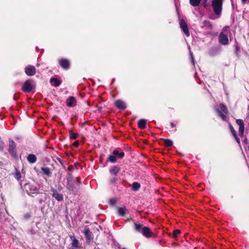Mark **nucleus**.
I'll list each match as a JSON object with an SVG mask.
<instances>
[{
	"mask_svg": "<svg viewBox=\"0 0 249 249\" xmlns=\"http://www.w3.org/2000/svg\"><path fill=\"white\" fill-rule=\"evenodd\" d=\"M170 124L172 127H174L175 126V124L173 122H171Z\"/></svg>",
	"mask_w": 249,
	"mask_h": 249,
	"instance_id": "nucleus-46",
	"label": "nucleus"
},
{
	"mask_svg": "<svg viewBox=\"0 0 249 249\" xmlns=\"http://www.w3.org/2000/svg\"><path fill=\"white\" fill-rule=\"evenodd\" d=\"M61 176H60L59 177V179H61Z\"/></svg>",
	"mask_w": 249,
	"mask_h": 249,
	"instance_id": "nucleus-51",
	"label": "nucleus"
},
{
	"mask_svg": "<svg viewBox=\"0 0 249 249\" xmlns=\"http://www.w3.org/2000/svg\"><path fill=\"white\" fill-rule=\"evenodd\" d=\"M4 142L2 141L1 138L0 137V149H2L4 147Z\"/></svg>",
	"mask_w": 249,
	"mask_h": 249,
	"instance_id": "nucleus-41",
	"label": "nucleus"
},
{
	"mask_svg": "<svg viewBox=\"0 0 249 249\" xmlns=\"http://www.w3.org/2000/svg\"><path fill=\"white\" fill-rule=\"evenodd\" d=\"M26 218H28L30 217V215L29 214H27L25 215Z\"/></svg>",
	"mask_w": 249,
	"mask_h": 249,
	"instance_id": "nucleus-49",
	"label": "nucleus"
},
{
	"mask_svg": "<svg viewBox=\"0 0 249 249\" xmlns=\"http://www.w3.org/2000/svg\"><path fill=\"white\" fill-rule=\"evenodd\" d=\"M78 136V134L75 133H73L72 131H70V138L71 139H75Z\"/></svg>",
	"mask_w": 249,
	"mask_h": 249,
	"instance_id": "nucleus-34",
	"label": "nucleus"
},
{
	"mask_svg": "<svg viewBox=\"0 0 249 249\" xmlns=\"http://www.w3.org/2000/svg\"><path fill=\"white\" fill-rule=\"evenodd\" d=\"M113 154L115 156H117L120 159L123 158L124 156V152H119L117 150H114L113 151Z\"/></svg>",
	"mask_w": 249,
	"mask_h": 249,
	"instance_id": "nucleus-24",
	"label": "nucleus"
},
{
	"mask_svg": "<svg viewBox=\"0 0 249 249\" xmlns=\"http://www.w3.org/2000/svg\"><path fill=\"white\" fill-rule=\"evenodd\" d=\"M35 88V84L34 81L27 80L24 82L22 89L24 92L29 93Z\"/></svg>",
	"mask_w": 249,
	"mask_h": 249,
	"instance_id": "nucleus-4",
	"label": "nucleus"
},
{
	"mask_svg": "<svg viewBox=\"0 0 249 249\" xmlns=\"http://www.w3.org/2000/svg\"><path fill=\"white\" fill-rule=\"evenodd\" d=\"M201 1V0H190V3L193 6L196 7L200 4Z\"/></svg>",
	"mask_w": 249,
	"mask_h": 249,
	"instance_id": "nucleus-26",
	"label": "nucleus"
},
{
	"mask_svg": "<svg viewBox=\"0 0 249 249\" xmlns=\"http://www.w3.org/2000/svg\"><path fill=\"white\" fill-rule=\"evenodd\" d=\"M179 25L181 30L184 32L185 35L187 36H190V32L189 31L187 24L185 21V20L183 19L181 20L179 23Z\"/></svg>",
	"mask_w": 249,
	"mask_h": 249,
	"instance_id": "nucleus-6",
	"label": "nucleus"
},
{
	"mask_svg": "<svg viewBox=\"0 0 249 249\" xmlns=\"http://www.w3.org/2000/svg\"><path fill=\"white\" fill-rule=\"evenodd\" d=\"M242 0V2L243 3H245L247 0Z\"/></svg>",
	"mask_w": 249,
	"mask_h": 249,
	"instance_id": "nucleus-48",
	"label": "nucleus"
},
{
	"mask_svg": "<svg viewBox=\"0 0 249 249\" xmlns=\"http://www.w3.org/2000/svg\"><path fill=\"white\" fill-rule=\"evenodd\" d=\"M219 41L224 45H228L229 44V39L227 36L221 32L219 36Z\"/></svg>",
	"mask_w": 249,
	"mask_h": 249,
	"instance_id": "nucleus-9",
	"label": "nucleus"
},
{
	"mask_svg": "<svg viewBox=\"0 0 249 249\" xmlns=\"http://www.w3.org/2000/svg\"><path fill=\"white\" fill-rule=\"evenodd\" d=\"M59 64L64 69L67 70L70 68V62L66 59H60Z\"/></svg>",
	"mask_w": 249,
	"mask_h": 249,
	"instance_id": "nucleus-12",
	"label": "nucleus"
},
{
	"mask_svg": "<svg viewBox=\"0 0 249 249\" xmlns=\"http://www.w3.org/2000/svg\"><path fill=\"white\" fill-rule=\"evenodd\" d=\"M236 140V141L237 142V143L238 144H240V139H239V138L237 137V135L236 136H233Z\"/></svg>",
	"mask_w": 249,
	"mask_h": 249,
	"instance_id": "nucleus-42",
	"label": "nucleus"
},
{
	"mask_svg": "<svg viewBox=\"0 0 249 249\" xmlns=\"http://www.w3.org/2000/svg\"><path fill=\"white\" fill-rule=\"evenodd\" d=\"M66 188L69 191H71L72 194L75 195L77 194L79 191V188L73 185V182L67 183Z\"/></svg>",
	"mask_w": 249,
	"mask_h": 249,
	"instance_id": "nucleus-11",
	"label": "nucleus"
},
{
	"mask_svg": "<svg viewBox=\"0 0 249 249\" xmlns=\"http://www.w3.org/2000/svg\"><path fill=\"white\" fill-rule=\"evenodd\" d=\"M118 213L119 215L124 216L126 213V208L124 207L118 208Z\"/></svg>",
	"mask_w": 249,
	"mask_h": 249,
	"instance_id": "nucleus-22",
	"label": "nucleus"
},
{
	"mask_svg": "<svg viewBox=\"0 0 249 249\" xmlns=\"http://www.w3.org/2000/svg\"><path fill=\"white\" fill-rule=\"evenodd\" d=\"M120 168L119 166H114L109 170L110 174L113 176H116L118 173L120 171Z\"/></svg>",
	"mask_w": 249,
	"mask_h": 249,
	"instance_id": "nucleus-15",
	"label": "nucleus"
},
{
	"mask_svg": "<svg viewBox=\"0 0 249 249\" xmlns=\"http://www.w3.org/2000/svg\"><path fill=\"white\" fill-rule=\"evenodd\" d=\"M236 122L239 126L244 124V122L242 119H237Z\"/></svg>",
	"mask_w": 249,
	"mask_h": 249,
	"instance_id": "nucleus-37",
	"label": "nucleus"
},
{
	"mask_svg": "<svg viewBox=\"0 0 249 249\" xmlns=\"http://www.w3.org/2000/svg\"><path fill=\"white\" fill-rule=\"evenodd\" d=\"M25 72L28 76H33L36 73V68L32 65H28L25 68Z\"/></svg>",
	"mask_w": 249,
	"mask_h": 249,
	"instance_id": "nucleus-7",
	"label": "nucleus"
},
{
	"mask_svg": "<svg viewBox=\"0 0 249 249\" xmlns=\"http://www.w3.org/2000/svg\"><path fill=\"white\" fill-rule=\"evenodd\" d=\"M203 26L204 27H207L209 29H211L212 28V25L211 23L208 20H204L203 22Z\"/></svg>",
	"mask_w": 249,
	"mask_h": 249,
	"instance_id": "nucleus-28",
	"label": "nucleus"
},
{
	"mask_svg": "<svg viewBox=\"0 0 249 249\" xmlns=\"http://www.w3.org/2000/svg\"><path fill=\"white\" fill-rule=\"evenodd\" d=\"M27 194L32 197H34V195L40 194V188L33 184H26L25 185Z\"/></svg>",
	"mask_w": 249,
	"mask_h": 249,
	"instance_id": "nucleus-3",
	"label": "nucleus"
},
{
	"mask_svg": "<svg viewBox=\"0 0 249 249\" xmlns=\"http://www.w3.org/2000/svg\"><path fill=\"white\" fill-rule=\"evenodd\" d=\"M66 104L68 107H73L75 106L76 101L73 96H70L67 99Z\"/></svg>",
	"mask_w": 249,
	"mask_h": 249,
	"instance_id": "nucleus-13",
	"label": "nucleus"
},
{
	"mask_svg": "<svg viewBox=\"0 0 249 249\" xmlns=\"http://www.w3.org/2000/svg\"><path fill=\"white\" fill-rule=\"evenodd\" d=\"M190 54L191 55V58H192V63L193 64H194V62H195V59H194V58L193 57V53L192 52H190Z\"/></svg>",
	"mask_w": 249,
	"mask_h": 249,
	"instance_id": "nucleus-45",
	"label": "nucleus"
},
{
	"mask_svg": "<svg viewBox=\"0 0 249 249\" xmlns=\"http://www.w3.org/2000/svg\"><path fill=\"white\" fill-rule=\"evenodd\" d=\"M108 161H109L111 163H114L116 161V159L115 158V156L113 155H109L108 157Z\"/></svg>",
	"mask_w": 249,
	"mask_h": 249,
	"instance_id": "nucleus-29",
	"label": "nucleus"
},
{
	"mask_svg": "<svg viewBox=\"0 0 249 249\" xmlns=\"http://www.w3.org/2000/svg\"><path fill=\"white\" fill-rule=\"evenodd\" d=\"M70 238L72 240V243H71L72 247L78 248V244H79L78 240L77 239H76L74 236H71Z\"/></svg>",
	"mask_w": 249,
	"mask_h": 249,
	"instance_id": "nucleus-19",
	"label": "nucleus"
},
{
	"mask_svg": "<svg viewBox=\"0 0 249 249\" xmlns=\"http://www.w3.org/2000/svg\"><path fill=\"white\" fill-rule=\"evenodd\" d=\"M218 52V49L216 48H212L209 51V54L211 56H213Z\"/></svg>",
	"mask_w": 249,
	"mask_h": 249,
	"instance_id": "nucleus-27",
	"label": "nucleus"
},
{
	"mask_svg": "<svg viewBox=\"0 0 249 249\" xmlns=\"http://www.w3.org/2000/svg\"><path fill=\"white\" fill-rule=\"evenodd\" d=\"M146 120L141 119L138 123V125L139 128H144L146 127Z\"/></svg>",
	"mask_w": 249,
	"mask_h": 249,
	"instance_id": "nucleus-23",
	"label": "nucleus"
},
{
	"mask_svg": "<svg viewBox=\"0 0 249 249\" xmlns=\"http://www.w3.org/2000/svg\"><path fill=\"white\" fill-rule=\"evenodd\" d=\"M133 227L135 232L141 233L146 238H150L153 235L150 229L148 227L144 226L142 224L134 222Z\"/></svg>",
	"mask_w": 249,
	"mask_h": 249,
	"instance_id": "nucleus-1",
	"label": "nucleus"
},
{
	"mask_svg": "<svg viewBox=\"0 0 249 249\" xmlns=\"http://www.w3.org/2000/svg\"><path fill=\"white\" fill-rule=\"evenodd\" d=\"M247 117L249 119V109L248 110Z\"/></svg>",
	"mask_w": 249,
	"mask_h": 249,
	"instance_id": "nucleus-47",
	"label": "nucleus"
},
{
	"mask_svg": "<svg viewBox=\"0 0 249 249\" xmlns=\"http://www.w3.org/2000/svg\"><path fill=\"white\" fill-rule=\"evenodd\" d=\"M41 173L48 177L51 176L52 173L50 168L48 167H42L41 168Z\"/></svg>",
	"mask_w": 249,
	"mask_h": 249,
	"instance_id": "nucleus-16",
	"label": "nucleus"
},
{
	"mask_svg": "<svg viewBox=\"0 0 249 249\" xmlns=\"http://www.w3.org/2000/svg\"><path fill=\"white\" fill-rule=\"evenodd\" d=\"M9 152L13 157L16 156V144L15 142L11 140L9 141Z\"/></svg>",
	"mask_w": 249,
	"mask_h": 249,
	"instance_id": "nucleus-10",
	"label": "nucleus"
},
{
	"mask_svg": "<svg viewBox=\"0 0 249 249\" xmlns=\"http://www.w3.org/2000/svg\"><path fill=\"white\" fill-rule=\"evenodd\" d=\"M181 231L179 230H176L173 231V235L175 237H177L180 233Z\"/></svg>",
	"mask_w": 249,
	"mask_h": 249,
	"instance_id": "nucleus-36",
	"label": "nucleus"
},
{
	"mask_svg": "<svg viewBox=\"0 0 249 249\" xmlns=\"http://www.w3.org/2000/svg\"><path fill=\"white\" fill-rule=\"evenodd\" d=\"M74 248H73V247H72V248H71L70 249H75Z\"/></svg>",
	"mask_w": 249,
	"mask_h": 249,
	"instance_id": "nucleus-50",
	"label": "nucleus"
},
{
	"mask_svg": "<svg viewBox=\"0 0 249 249\" xmlns=\"http://www.w3.org/2000/svg\"><path fill=\"white\" fill-rule=\"evenodd\" d=\"M219 108L216 109L219 116L224 121L227 119L226 115L228 114V110L226 107L223 104L219 105Z\"/></svg>",
	"mask_w": 249,
	"mask_h": 249,
	"instance_id": "nucleus-5",
	"label": "nucleus"
},
{
	"mask_svg": "<svg viewBox=\"0 0 249 249\" xmlns=\"http://www.w3.org/2000/svg\"><path fill=\"white\" fill-rule=\"evenodd\" d=\"M50 83H52L54 86L58 87L61 84V81L56 78H52L50 79Z\"/></svg>",
	"mask_w": 249,
	"mask_h": 249,
	"instance_id": "nucleus-18",
	"label": "nucleus"
},
{
	"mask_svg": "<svg viewBox=\"0 0 249 249\" xmlns=\"http://www.w3.org/2000/svg\"><path fill=\"white\" fill-rule=\"evenodd\" d=\"M84 233L88 240H90L92 239L91 234L89 228L85 229Z\"/></svg>",
	"mask_w": 249,
	"mask_h": 249,
	"instance_id": "nucleus-20",
	"label": "nucleus"
},
{
	"mask_svg": "<svg viewBox=\"0 0 249 249\" xmlns=\"http://www.w3.org/2000/svg\"><path fill=\"white\" fill-rule=\"evenodd\" d=\"M51 191L53 192V197H54L57 201H61L63 200V195L61 193H59L56 189L52 188Z\"/></svg>",
	"mask_w": 249,
	"mask_h": 249,
	"instance_id": "nucleus-8",
	"label": "nucleus"
},
{
	"mask_svg": "<svg viewBox=\"0 0 249 249\" xmlns=\"http://www.w3.org/2000/svg\"><path fill=\"white\" fill-rule=\"evenodd\" d=\"M230 128L231 133L232 134L233 136H236L237 135L236 132L234 130L233 127L231 124L230 125Z\"/></svg>",
	"mask_w": 249,
	"mask_h": 249,
	"instance_id": "nucleus-35",
	"label": "nucleus"
},
{
	"mask_svg": "<svg viewBox=\"0 0 249 249\" xmlns=\"http://www.w3.org/2000/svg\"><path fill=\"white\" fill-rule=\"evenodd\" d=\"M141 187V185L137 182H134L132 185V190L133 191H138Z\"/></svg>",
	"mask_w": 249,
	"mask_h": 249,
	"instance_id": "nucleus-21",
	"label": "nucleus"
},
{
	"mask_svg": "<svg viewBox=\"0 0 249 249\" xmlns=\"http://www.w3.org/2000/svg\"><path fill=\"white\" fill-rule=\"evenodd\" d=\"M117 180V178H115V177H113L111 178H110L109 182L111 184H114L116 182V181Z\"/></svg>",
	"mask_w": 249,
	"mask_h": 249,
	"instance_id": "nucleus-38",
	"label": "nucleus"
},
{
	"mask_svg": "<svg viewBox=\"0 0 249 249\" xmlns=\"http://www.w3.org/2000/svg\"><path fill=\"white\" fill-rule=\"evenodd\" d=\"M207 2H208V0H206V1H205V0H203V5L204 7H206L207 6V5H208Z\"/></svg>",
	"mask_w": 249,
	"mask_h": 249,
	"instance_id": "nucleus-43",
	"label": "nucleus"
},
{
	"mask_svg": "<svg viewBox=\"0 0 249 249\" xmlns=\"http://www.w3.org/2000/svg\"><path fill=\"white\" fill-rule=\"evenodd\" d=\"M115 106L119 109H125L126 107L124 102L121 100H118L115 102Z\"/></svg>",
	"mask_w": 249,
	"mask_h": 249,
	"instance_id": "nucleus-14",
	"label": "nucleus"
},
{
	"mask_svg": "<svg viewBox=\"0 0 249 249\" xmlns=\"http://www.w3.org/2000/svg\"><path fill=\"white\" fill-rule=\"evenodd\" d=\"M164 144L166 146H171L173 145V142L170 140L166 139L164 140Z\"/></svg>",
	"mask_w": 249,
	"mask_h": 249,
	"instance_id": "nucleus-30",
	"label": "nucleus"
},
{
	"mask_svg": "<svg viewBox=\"0 0 249 249\" xmlns=\"http://www.w3.org/2000/svg\"><path fill=\"white\" fill-rule=\"evenodd\" d=\"M223 1L224 0H211V6L215 15L220 16L222 10Z\"/></svg>",
	"mask_w": 249,
	"mask_h": 249,
	"instance_id": "nucleus-2",
	"label": "nucleus"
},
{
	"mask_svg": "<svg viewBox=\"0 0 249 249\" xmlns=\"http://www.w3.org/2000/svg\"><path fill=\"white\" fill-rule=\"evenodd\" d=\"M27 160L30 163H34L36 161V157L34 154H29L27 157Z\"/></svg>",
	"mask_w": 249,
	"mask_h": 249,
	"instance_id": "nucleus-17",
	"label": "nucleus"
},
{
	"mask_svg": "<svg viewBox=\"0 0 249 249\" xmlns=\"http://www.w3.org/2000/svg\"><path fill=\"white\" fill-rule=\"evenodd\" d=\"M116 202V200L114 198L110 199L109 203L111 205H114Z\"/></svg>",
	"mask_w": 249,
	"mask_h": 249,
	"instance_id": "nucleus-40",
	"label": "nucleus"
},
{
	"mask_svg": "<svg viewBox=\"0 0 249 249\" xmlns=\"http://www.w3.org/2000/svg\"><path fill=\"white\" fill-rule=\"evenodd\" d=\"M74 182L77 184V186H79L81 183L80 179L78 178H75V179L74 181Z\"/></svg>",
	"mask_w": 249,
	"mask_h": 249,
	"instance_id": "nucleus-39",
	"label": "nucleus"
},
{
	"mask_svg": "<svg viewBox=\"0 0 249 249\" xmlns=\"http://www.w3.org/2000/svg\"><path fill=\"white\" fill-rule=\"evenodd\" d=\"M244 132V124L239 126V134L240 136H243Z\"/></svg>",
	"mask_w": 249,
	"mask_h": 249,
	"instance_id": "nucleus-31",
	"label": "nucleus"
},
{
	"mask_svg": "<svg viewBox=\"0 0 249 249\" xmlns=\"http://www.w3.org/2000/svg\"><path fill=\"white\" fill-rule=\"evenodd\" d=\"M39 194L41 195V197L40 198H38L37 200L39 204H41L46 200V194L43 193H40Z\"/></svg>",
	"mask_w": 249,
	"mask_h": 249,
	"instance_id": "nucleus-25",
	"label": "nucleus"
},
{
	"mask_svg": "<svg viewBox=\"0 0 249 249\" xmlns=\"http://www.w3.org/2000/svg\"><path fill=\"white\" fill-rule=\"evenodd\" d=\"M73 145L75 147H77V146L79 145V142H78V141H75V142H73Z\"/></svg>",
	"mask_w": 249,
	"mask_h": 249,
	"instance_id": "nucleus-44",
	"label": "nucleus"
},
{
	"mask_svg": "<svg viewBox=\"0 0 249 249\" xmlns=\"http://www.w3.org/2000/svg\"><path fill=\"white\" fill-rule=\"evenodd\" d=\"M67 183L72 182L73 177L71 173H69L66 177Z\"/></svg>",
	"mask_w": 249,
	"mask_h": 249,
	"instance_id": "nucleus-32",
	"label": "nucleus"
},
{
	"mask_svg": "<svg viewBox=\"0 0 249 249\" xmlns=\"http://www.w3.org/2000/svg\"><path fill=\"white\" fill-rule=\"evenodd\" d=\"M14 177L18 180H19L21 178L20 173L18 171H17L14 175Z\"/></svg>",
	"mask_w": 249,
	"mask_h": 249,
	"instance_id": "nucleus-33",
	"label": "nucleus"
}]
</instances>
